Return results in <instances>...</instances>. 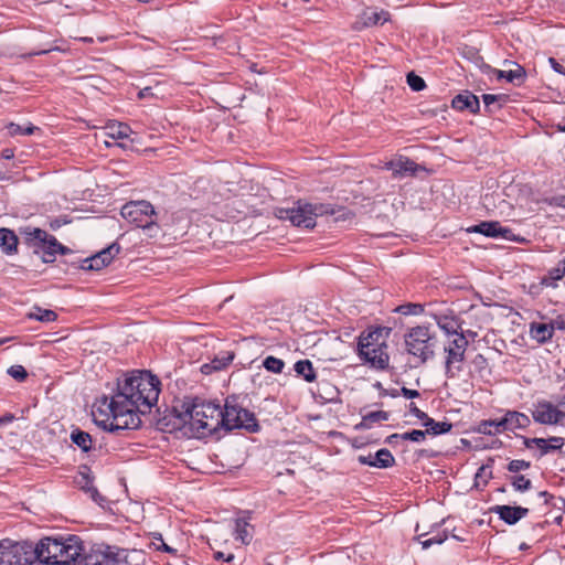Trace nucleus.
<instances>
[{"instance_id":"nucleus-1","label":"nucleus","mask_w":565,"mask_h":565,"mask_svg":"<svg viewBox=\"0 0 565 565\" xmlns=\"http://www.w3.org/2000/svg\"><path fill=\"white\" fill-rule=\"evenodd\" d=\"M184 416H188L189 433L195 438H221V431L230 433L245 429L258 433L260 425L255 414L237 403L236 396H228L224 407L200 397H184L182 401Z\"/></svg>"},{"instance_id":"nucleus-2","label":"nucleus","mask_w":565,"mask_h":565,"mask_svg":"<svg viewBox=\"0 0 565 565\" xmlns=\"http://www.w3.org/2000/svg\"><path fill=\"white\" fill-rule=\"evenodd\" d=\"M161 391V382L157 375L148 370H134L118 379L116 391L102 397L115 419L122 416L145 414L157 404Z\"/></svg>"},{"instance_id":"nucleus-3","label":"nucleus","mask_w":565,"mask_h":565,"mask_svg":"<svg viewBox=\"0 0 565 565\" xmlns=\"http://www.w3.org/2000/svg\"><path fill=\"white\" fill-rule=\"evenodd\" d=\"M36 561L45 565L79 564L84 554V543L75 534L45 536L34 544Z\"/></svg>"},{"instance_id":"nucleus-4","label":"nucleus","mask_w":565,"mask_h":565,"mask_svg":"<svg viewBox=\"0 0 565 565\" xmlns=\"http://www.w3.org/2000/svg\"><path fill=\"white\" fill-rule=\"evenodd\" d=\"M20 234L24 243L33 249V254L41 257L45 264H52L56 256L73 254L72 249L60 243L55 236L39 227H21Z\"/></svg>"},{"instance_id":"nucleus-5","label":"nucleus","mask_w":565,"mask_h":565,"mask_svg":"<svg viewBox=\"0 0 565 565\" xmlns=\"http://www.w3.org/2000/svg\"><path fill=\"white\" fill-rule=\"evenodd\" d=\"M334 214V209L326 203H308L302 200L295 202L292 207L277 209L276 216L289 221L294 226L313 228L318 216Z\"/></svg>"},{"instance_id":"nucleus-6","label":"nucleus","mask_w":565,"mask_h":565,"mask_svg":"<svg viewBox=\"0 0 565 565\" xmlns=\"http://www.w3.org/2000/svg\"><path fill=\"white\" fill-rule=\"evenodd\" d=\"M120 214L128 223L142 228L149 237L159 235L158 213L150 202L130 201L121 207Z\"/></svg>"},{"instance_id":"nucleus-7","label":"nucleus","mask_w":565,"mask_h":565,"mask_svg":"<svg viewBox=\"0 0 565 565\" xmlns=\"http://www.w3.org/2000/svg\"><path fill=\"white\" fill-rule=\"evenodd\" d=\"M406 352L425 364L435 355L436 335L429 327L416 326L404 334Z\"/></svg>"},{"instance_id":"nucleus-8","label":"nucleus","mask_w":565,"mask_h":565,"mask_svg":"<svg viewBox=\"0 0 565 565\" xmlns=\"http://www.w3.org/2000/svg\"><path fill=\"white\" fill-rule=\"evenodd\" d=\"M34 544L30 541H0V565H33L36 561Z\"/></svg>"},{"instance_id":"nucleus-9","label":"nucleus","mask_w":565,"mask_h":565,"mask_svg":"<svg viewBox=\"0 0 565 565\" xmlns=\"http://www.w3.org/2000/svg\"><path fill=\"white\" fill-rule=\"evenodd\" d=\"M127 551L117 546L99 545L89 553L84 551L79 565H126Z\"/></svg>"},{"instance_id":"nucleus-10","label":"nucleus","mask_w":565,"mask_h":565,"mask_svg":"<svg viewBox=\"0 0 565 565\" xmlns=\"http://www.w3.org/2000/svg\"><path fill=\"white\" fill-rule=\"evenodd\" d=\"M468 347V340L463 332H460L455 338L448 348H445L447 353L445 361V375L447 379H455L457 374L462 370V362L465 361V353Z\"/></svg>"},{"instance_id":"nucleus-11","label":"nucleus","mask_w":565,"mask_h":565,"mask_svg":"<svg viewBox=\"0 0 565 565\" xmlns=\"http://www.w3.org/2000/svg\"><path fill=\"white\" fill-rule=\"evenodd\" d=\"M468 233L481 234L490 238H503L510 242H523L510 227L502 226L499 221H482L467 228Z\"/></svg>"},{"instance_id":"nucleus-12","label":"nucleus","mask_w":565,"mask_h":565,"mask_svg":"<svg viewBox=\"0 0 565 565\" xmlns=\"http://www.w3.org/2000/svg\"><path fill=\"white\" fill-rule=\"evenodd\" d=\"M386 349L387 347H370V349H367L366 343L362 344L361 350H358L356 353L360 360L363 363L369 364L370 367L379 371H384L388 367L390 363V355L386 352Z\"/></svg>"},{"instance_id":"nucleus-13","label":"nucleus","mask_w":565,"mask_h":565,"mask_svg":"<svg viewBox=\"0 0 565 565\" xmlns=\"http://www.w3.org/2000/svg\"><path fill=\"white\" fill-rule=\"evenodd\" d=\"M119 252L120 245L117 243H113L108 247L96 253L95 255L84 258L81 263V269L100 270L102 268L108 266Z\"/></svg>"},{"instance_id":"nucleus-14","label":"nucleus","mask_w":565,"mask_h":565,"mask_svg":"<svg viewBox=\"0 0 565 565\" xmlns=\"http://www.w3.org/2000/svg\"><path fill=\"white\" fill-rule=\"evenodd\" d=\"M110 415L113 418L111 422H109L108 418H94V422L98 427H102L104 430L115 434H119L122 430L137 429L141 426L142 423L139 415L122 416L120 420L115 419L114 414L110 413Z\"/></svg>"},{"instance_id":"nucleus-15","label":"nucleus","mask_w":565,"mask_h":565,"mask_svg":"<svg viewBox=\"0 0 565 565\" xmlns=\"http://www.w3.org/2000/svg\"><path fill=\"white\" fill-rule=\"evenodd\" d=\"M532 417L535 423L541 425H557L563 419V411H559L550 402L542 401L532 411Z\"/></svg>"},{"instance_id":"nucleus-16","label":"nucleus","mask_w":565,"mask_h":565,"mask_svg":"<svg viewBox=\"0 0 565 565\" xmlns=\"http://www.w3.org/2000/svg\"><path fill=\"white\" fill-rule=\"evenodd\" d=\"M391 332L392 329L388 327L367 328L358 338L356 351L361 350V345L366 343L367 349H370V347H387L386 340L390 337Z\"/></svg>"},{"instance_id":"nucleus-17","label":"nucleus","mask_w":565,"mask_h":565,"mask_svg":"<svg viewBox=\"0 0 565 565\" xmlns=\"http://www.w3.org/2000/svg\"><path fill=\"white\" fill-rule=\"evenodd\" d=\"M385 169L391 170L394 178L414 177L425 170L423 166L403 156L386 162Z\"/></svg>"},{"instance_id":"nucleus-18","label":"nucleus","mask_w":565,"mask_h":565,"mask_svg":"<svg viewBox=\"0 0 565 565\" xmlns=\"http://www.w3.org/2000/svg\"><path fill=\"white\" fill-rule=\"evenodd\" d=\"M358 461L361 465L375 467L379 469L391 468L395 465V458L392 452L386 448L379 449L374 455L370 454L367 456L360 455L358 457Z\"/></svg>"},{"instance_id":"nucleus-19","label":"nucleus","mask_w":565,"mask_h":565,"mask_svg":"<svg viewBox=\"0 0 565 565\" xmlns=\"http://www.w3.org/2000/svg\"><path fill=\"white\" fill-rule=\"evenodd\" d=\"M490 511L492 513L498 514L499 519L502 520L508 525L516 524L521 519L525 518L529 514V509L520 505H494L490 508Z\"/></svg>"},{"instance_id":"nucleus-20","label":"nucleus","mask_w":565,"mask_h":565,"mask_svg":"<svg viewBox=\"0 0 565 565\" xmlns=\"http://www.w3.org/2000/svg\"><path fill=\"white\" fill-rule=\"evenodd\" d=\"M500 424L504 431H514L515 429H525L531 425L530 417L521 412L508 409L500 418Z\"/></svg>"},{"instance_id":"nucleus-21","label":"nucleus","mask_w":565,"mask_h":565,"mask_svg":"<svg viewBox=\"0 0 565 565\" xmlns=\"http://www.w3.org/2000/svg\"><path fill=\"white\" fill-rule=\"evenodd\" d=\"M157 427L160 430L172 433L174 430H181L182 428L189 429L188 416H184L183 408L181 407L179 415L172 413H164L157 419Z\"/></svg>"},{"instance_id":"nucleus-22","label":"nucleus","mask_w":565,"mask_h":565,"mask_svg":"<svg viewBox=\"0 0 565 565\" xmlns=\"http://www.w3.org/2000/svg\"><path fill=\"white\" fill-rule=\"evenodd\" d=\"M451 107L458 111H469L473 115L480 113L479 98L470 90H463L451 100Z\"/></svg>"},{"instance_id":"nucleus-23","label":"nucleus","mask_w":565,"mask_h":565,"mask_svg":"<svg viewBox=\"0 0 565 565\" xmlns=\"http://www.w3.org/2000/svg\"><path fill=\"white\" fill-rule=\"evenodd\" d=\"M504 63H512L515 65V70H510V71H501V70H495V68H492L491 66L489 65H486V68L488 71H490L491 73H493L495 75V77L498 79H507L509 83H512L516 86H520L524 83L525 78H526V71L523 66H521L520 64L515 63V62H510L508 60L504 61Z\"/></svg>"},{"instance_id":"nucleus-24","label":"nucleus","mask_w":565,"mask_h":565,"mask_svg":"<svg viewBox=\"0 0 565 565\" xmlns=\"http://www.w3.org/2000/svg\"><path fill=\"white\" fill-rule=\"evenodd\" d=\"M247 515L235 520L234 539L241 541L242 544H249L253 539V526L249 524V512Z\"/></svg>"},{"instance_id":"nucleus-25","label":"nucleus","mask_w":565,"mask_h":565,"mask_svg":"<svg viewBox=\"0 0 565 565\" xmlns=\"http://www.w3.org/2000/svg\"><path fill=\"white\" fill-rule=\"evenodd\" d=\"M19 238L15 233L7 227L0 228V248L6 255L18 254Z\"/></svg>"},{"instance_id":"nucleus-26","label":"nucleus","mask_w":565,"mask_h":565,"mask_svg":"<svg viewBox=\"0 0 565 565\" xmlns=\"http://www.w3.org/2000/svg\"><path fill=\"white\" fill-rule=\"evenodd\" d=\"M530 335L541 344L547 343L554 335L553 326L550 323L532 322L530 324Z\"/></svg>"},{"instance_id":"nucleus-27","label":"nucleus","mask_w":565,"mask_h":565,"mask_svg":"<svg viewBox=\"0 0 565 565\" xmlns=\"http://www.w3.org/2000/svg\"><path fill=\"white\" fill-rule=\"evenodd\" d=\"M71 441L76 445L83 452H89L94 448V441L90 434L78 427L72 429L70 435Z\"/></svg>"},{"instance_id":"nucleus-28","label":"nucleus","mask_w":565,"mask_h":565,"mask_svg":"<svg viewBox=\"0 0 565 565\" xmlns=\"http://www.w3.org/2000/svg\"><path fill=\"white\" fill-rule=\"evenodd\" d=\"M390 418V413L385 411H373L362 414L360 424L356 425L358 429H370L375 424L386 422Z\"/></svg>"},{"instance_id":"nucleus-29","label":"nucleus","mask_w":565,"mask_h":565,"mask_svg":"<svg viewBox=\"0 0 565 565\" xmlns=\"http://www.w3.org/2000/svg\"><path fill=\"white\" fill-rule=\"evenodd\" d=\"M423 426L426 427V435L433 436L445 435L452 429V424L450 422H436L429 416H427V418L423 422Z\"/></svg>"},{"instance_id":"nucleus-30","label":"nucleus","mask_w":565,"mask_h":565,"mask_svg":"<svg viewBox=\"0 0 565 565\" xmlns=\"http://www.w3.org/2000/svg\"><path fill=\"white\" fill-rule=\"evenodd\" d=\"M483 108L484 113L488 115H492L502 108V105L508 100V95L505 94H483Z\"/></svg>"},{"instance_id":"nucleus-31","label":"nucleus","mask_w":565,"mask_h":565,"mask_svg":"<svg viewBox=\"0 0 565 565\" xmlns=\"http://www.w3.org/2000/svg\"><path fill=\"white\" fill-rule=\"evenodd\" d=\"M522 443L525 448L531 449L534 446L539 449L537 458H542L545 455L552 452V449L550 448V439L548 438H540V437H533L529 438L525 436H521Z\"/></svg>"},{"instance_id":"nucleus-32","label":"nucleus","mask_w":565,"mask_h":565,"mask_svg":"<svg viewBox=\"0 0 565 565\" xmlns=\"http://www.w3.org/2000/svg\"><path fill=\"white\" fill-rule=\"evenodd\" d=\"M476 431L478 434L495 436L498 434L503 433V428L500 424V418L498 419H483L480 420L476 426Z\"/></svg>"},{"instance_id":"nucleus-33","label":"nucleus","mask_w":565,"mask_h":565,"mask_svg":"<svg viewBox=\"0 0 565 565\" xmlns=\"http://www.w3.org/2000/svg\"><path fill=\"white\" fill-rule=\"evenodd\" d=\"M295 372L302 376L306 382L312 383L316 381L317 375L310 360H299L294 365Z\"/></svg>"},{"instance_id":"nucleus-34","label":"nucleus","mask_w":565,"mask_h":565,"mask_svg":"<svg viewBox=\"0 0 565 565\" xmlns=\"http://www.w3.org/2000/svg\"><path fill=\"white\" fill-rule=\"evenodd\" d=\"M28 318L40 322H53L57 319V313L51 309L34 306L32 311L28 313Z\"/></svg>"},{"instance_id":"nucleus-35","label":"nucleus","mask_w":565,"mask_h":565,"mask_svg":"<svg viewBox=\"0 0 565 565\" xmlns=\"http://www.w3.org/2000/svg\"><path fill=\"white\" fill-rule=\"evenodd\" d=\"M437 323L449 335H456L457 338L460 334L458 331L461 328L460 322L454 317L444 316L438 319Z\"/></svg>"},{"instance_id":"nucleus-36","label":"nucleus","mask_w":565,"mask_h":565,"mask_svg":"<svg viewBox=\"0 0 565 565\" xmlns=\"http://www.w3.org/2000/svg\"><path fill=\"white\" fill-rule=\"evenodd\" d=\"M494 462V460L492 458H490L488 460V463L486 465H482L476 476H475V484L473 487L476 489H480V479H482V487H486L489 482V480L492 478V471H491V467H492V463Z\"/></svg>"},{"instance_id":"nucleus-37","label":"nucleus","mask_w":565,"mask_h":565,"mask_svg":"<svg viewBox=\"0 0 565 565\" xmlns=\"http://www.w3.org/2000/svg\"><path fill=\"white\" fill-rule=\"evenodd\" d=\"M108 136L113 139H125L128 138L131 129L127 124L124 122H111L107 125Z\"/></svg>"},{"instance_id":"nucleus-38","label":"nucleus","mask_w":565,"mask_h":565,"mask_svg":"<svg viewBox=\"0 0 565 565\" xmlns=\"http://www.w3.org/2000/svg\"><path fill=\"white\" fill-rule=\"evenodd\" d=\"M235 353L233 351H221L214 356L212 363L215 365L217 371L227 367L234 360Z\"/></svg>"},{"instance_id":"nucleus-39","label":"nucleus","mask_w":565,"mask_h":565,"mask_svg":"<svg viewBox=\"0 0 565 565\" xmlns=\"http://www.w3.org/2000/svg\"><path fill=\"white\" fill-rule=\"evenodd\" d=\"M79 472L76 478V483L82 490H86L87 488L93 486L94 477L92 476L90 469L88 466L84 465L79 467Z\"/></svg>"},{"instance_id":"nucleus-40","label":"nucleus","mask_w":565,"mask_h":565,"mask_svg":"<svg viewBox=\"0 0 565 565\" xmlns=\"http://www.w3.org/2000/svg\"><path fill=\"white\" fill-rule=\"evenodd\" d=\"M510 483L515 491L525 492L532 489V481L523 475L510 477Z\"/></svg>"},{"instance_id":"nucleus-41","label":"nucleus","mask_w":565,"mask_h":565,"mask_svg":"<svg viewBox=\"0 0 565 565\" xmlns=\"http://www.w3.org/2000/svg\"><path fill=\"white\" fill-rule=\"evenodd\" d=\"M263 366L271 373L280 374L285 367V362L281 359H278L273 355H268L263 361Z\"/></svg>"},{"instance_id":"nucleus-42","label":"nucleus","mask_w":565,"mask_h":565,"mask_svg":"<svg viewBox=\"0 0 565 565\" xmlns=\"http://www.w3.org/2000/svg\"><path fill=\"white\" fill-rule=\"evenodd\" d=\"M396 312L404 315V316H418L424 312V306L422 303H415V302H406L403 305H399L396 309Z\"/></svg>"},{"instance_id":"nucleus-43","label":"nucleus","mask_w":565,"mask_h":565,"mask_svg":"<svg viewBox=\"0 0 565 565\" xmlns=\"http://www.w3.org/2000/svg\"><path fill=\"white\" fill-rule=\"evenodd\" d=\"M8 129L11 136H31L34 134L35 130H39V128L33 126L32 124H29L24 127L13 122H11L8 126Z\"/></svg>"},{"instance_id":"nucleus-44","label":"nucleus","mask_w":565,"mask_h":565,"mask_svg":"<svg viewBox=\"0 0 565 565\" xmlns=\"http://www.w3.org/2000/svg\"><path fill=\"white\" fill-rule=\"evenodd\" d=\"M390 18V13L386 12V11H380V12H371L370 14H367L365 17V21H364V24L366 26H372V25H382L384 22H386Z\"/></svg>"},{"instance_id":"nucleus-45","label":"nucleus","mask_w":565,"mask_h":565,"mask_svg":"<svg viewBox=\"0 0 565 565\" xmlns=\"http://www.w3.org/2000/svg\"><path fill=\"white\" fill-rule=\"evenodd\" d=\"M406 82L412 90L420 92L426 87L424 78L414 72H409L406 76Z\"/></svg>"},{"instance_id":"nucleus-46","label":"nucleus","mask_w":565,"mask_h":565,"mask_svg":"<svg viewBox=\"0 0 565 565\" xmlns=\"http://www.w3.org/2000/svg\"><path fill=\"white\" fill-rule=\"evenodd\" d=\"M448 539V532L446 530L439 531L434 536L420 541L422 547L424 550L429 548L434 544H443Z\"/></svg>"},{"instance_id":"nucleus-47","label":"nucleus","mask_w":565,"mask_h":565,"mask_svg":"<svg viewBox=\"0 0 565 565\" xmlns=\"http://www.w3.org/2000/svg\"><path fill=\"white\" fill-rule=\"evenodd\" d=\"M8 374L18 382H24L28 379V372L23 365L15 364L8 369Z\"/></svg>"},{"instance_id":"nucleus-48","label":"nucleus","mask_w":565,"mask_h":565,"mask_svg":"<svg viewBox=\"0 0 565 565\" xmlns=\"http://www.w3.org/2000/svg\"><path fill=\"white\" fill-rule=\"evenodd\" d=\"M425 438H426V431L425 430H419V429H413L411 431H406V433L401 434V439L402 440L420 443V441L425 440Z\"/></svg>"},{"instance_id":"nucleus-49","label":"nucleus","mask_w":565,"mask_h":565,"mask_svg":"<svg viewBox=\"0 0 565 565\" xmlns=\"http://www.w3.org/2000/svg\"><path fill=\"white\" fill-rule=\"evenodd\" d=\"M531 467V462L523 459H513L508 466L507 470L512 473H518L521 470H526Z\"/></svg>"},{"instance_id":"nucleus-50","label":"nucleus","mask_w":565,"mask_h":565,"mask_svg":"<svg viewBox=\"0 0 565 565\" xmlns=\"http://www.w3.org/2000/svg\"><path fill=\"white\" fill-rule=\"evenodd\" d=\"M84 491L88 493L89 498L100 507H104V503L107 502L106 498L99 493V491L94 484Z\"/></svg>"},{"instance_id":"nucleus-51","label":"nucleus","mask_w":565,"mask_h":565,"mask_svg":"<svg viewBox=\"0 0 565 565\" xmlns=\"http://www.w3.org/2000/svg\"><path fill=\"white\" fill-rule=\"evenodd\" d=\"M472 365L475 370L481 372L488 366V360L483 354L479 353L473 358Z\"/></svg>"},{"instance_id":"nucleus-52","label":"nucleus","mask_w":565,"mask_h":565,"mask_svg":"<svg viewBox=\"0 0 565 565\" xmlns=\"http://www.w3.org/2000/svg\"><path fill=\"white\" fill-rule=\"evenodd\" d=\"M545 202H546L550 206H555V207H563V209H565V195H554V196H551V198L545 199Z\"/></svg>"},{"instance_id":"nucleus-53","label":"nucleus","mask_w":565,"mask_h":565,"mask_svg":"<svg viewBox=\"0 0 565 565\" xmlns=\"http://www.w3.org/2000/svg\"><path fill=\"white\" fill-rule=\"evenodd\" d=\"M557 501L561 503V505L557 504L555 508L561 510V513L553 519V523L561 526L563 523V514L565 513V499L558 498Z\"/></svg>"},{"instance_id":"nucleus-54","label":"nucleus","mask_w":565,"mask_h":565,"mask_svg":"<svg viewBox=\"0 0 565 565\" xmlns=\"http://www.w3.org/2000/svg\"><path fill=\"white\" fill-rule=\"evenodd\" d=\"M409 412H411L412 415H414L416 418H418L422 422H424L427 418V416H428L427 413H425L422 409H419L416 406V404L413 403V402L409 404Z\"/></svg>"},{"instance_id":"nucleus-55","label":"nucleus","mask_w":565,"mask_h":565,"mask_svg":"<svg viewBox=\"0 0 565 565\" xmlns=\"http://www.w3.org/2000/svg\"><path fill=\"white\" fill-rule=\"evenodd\" d=\"M550 439V448L552 449V451H556V450H561L564 446V438L562 437H557V436H552V437H548Z\"/></svg>"},{"instance_id":"nucleus-56","label":"nucleus","mask_w":565,"mask_h":565,"mask_svg":"<svg viewBox=\"0 0 565 565\" xmlns=\"http://www.w3.org/2000/svg\"><path fill=\"white\" fill-rule=\"evenodd\" d=\"M548 278L555 281H558L564 278L565 274H563V270L559 268V266L551 268L548 271Z\"/></svg>"},{"instance_id":"nucleus-57","label":"nucleus","mask_w":565,"mask_h":565,"mask_svg":"<svg viewBox=\"0 0 565 565\" xmlns=\"http://www.w3.org/2000/svg\"><path fill=\"white\" fill-rule=\"evenodd\" d=\"M539 495H540L541 498H543L544 503H545L546 505L557 507V502H555V497H554L552 493H550L548 491H541V492L539 493Z\"/></svg>"},{"instance_id":"nucleus-58","label":"nucleus","mask_w":565,"mask_h":565,"mask_svg":"<svg viewBox=\"0 0 565 565\" xmlns=\"http://www.w3.org/2000/svg\"><path fill=\"white\" fill-rule=\"evenodd\" d=\"M401 393L402 395L405 397V398H408V399H413V398H417L419 397V392L416 391V390H412V388H407L405 386H403L401 388Z\"/></svg>"},{"instance_id":"nucleus-59","label":"nucleus","mask_w":565,"mask_h":565,"mask_svg":"<svg viewBox=\"0 0 565 565\" xmlns=\"http://www.w3.org/2000/svg\"><path fill=\"white\" fill-rule=\"evenodd\" d=\"M550 64L552 66V68L556 72V73H559V74H565V67L559 64L554 57H550Z\"/></svg>"},{"instance_id":"nucleus-60","label":"nucleus","mask_w":565,"mask_h":565,"mask_svg":"<svg viewBox=\"0 0 565 565\" xmlns=\"http://www.w3.org/2000/svg\"><path fill=\"white\" fill-rule=\"evenodd\" d=\"M553 326V331L555 329L558 330H565V319H563L561 316H558L555 320H553L551 323Z\"/></svg>"},{"instance_id":"nucleus-61","label":"nucleus","mask_w":565,"mask_h":565,"mask_svg":"<svg viewBox=\"0 0 565 565\" xmlns=\"http://www.w3.org/2000/svg\"><path fill=\"white\" fill-rule=\"evenodd\" d=\"M15 419V416L12 413H6L0 417V427L12 423Z\"/></svg>"},{"instance_id":"nucleus-62","label":"nucleus","mask_w":565,"mask_h":565,"mask_svg":"<svg viewBox=\"0 0 565 565\" xmlns=\"http://www.w3.org/2000/svg\"><path fill=\"white\" fill-rule=\"evenodd\" d=\"M214 559L216 561H224V562H232L234 559V554H228L227 556L224 555L223 552H215L214 553Z\"/></svg>"},{"instance_id":"nucleus-63","label":"nucleus","mask_w":565,"mask_h":565,"mask_svg":"<svg viewBox=\"0 0 565 565\" xmlns=\"http://www.w3.org/2000/svg\"><path fill=\"white\" fill-rule=\"evenodd\" d=\"M217 370L215 369V365L211 362L209 363H204L202 366H201V372L203 374H212L213 372H216Z\"/></svg>"},{"instance_id":"nucleus-64","label":"nucleus","mask_w":565,"mask_h":565,"mask_svg":"<svg viewBox=\"0 0 565 565\" xmlns=\"http://www.w3.org/2000/svg\"><path fill=\"white\" fill-rule=\"evenodd\" d=\"M399 440H402V439H401V434L395 433V434H392V435H390V436H387V437H386V439H385V444H388V445H395V444H397Z\"/></svg>"}]
</instances>
